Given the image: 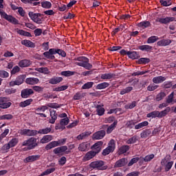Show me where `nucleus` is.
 I'll list each match as a JSON object with an SVG mask.
<instances>
[{
	"label": "nucleus",
	"instance_id": "nucleus-1",
	"mask_svg": "<svg viewBox=\"0 0 176 176\" xmlns=\"http://www.w3.org/2000/svg\"><path fill=\"white\" fill-rule=\"evenodd\" d=\"M171 111V108L170 107H166L164 110L162 111H153L146 115V118H152V119H155V118H164V116H167L169 112Z\"/></svg>",
	"mask_w": 176,
	"mask_h": 176
},
{
	"label": "nucleus",
	"instance_id": "nucleus-2",
	"mask_svg": "<svg viewBox=\"0 0 176 176\" xmlns=\"http://www.w3.org/2000/svg\"><path fill=\"white\" fill-rule=\"evenodd\" d=\"M76 60L79 61L76 63V65H78V67H82L85 69H91L93 68V65L89 63L90 60L86 56H79Z\"/></svg>",
	"mask_w": 176,
	"mask_h": 176
},
{
	"label": "nucleus",
	"instance_id": "nucleus-3",
	"mask_svg": "<svg viewBox=\"0 0 176 176\" xmlns=\"http://www.w3.org/2000/svg\"><path fill=\"white\" fill-rule=\"evenodd\" d=\"M90 167L91 168H96V170H107L108 168V166L105 165V162L102 160H98V161H94L92 162L89 164Z\"/></svg>",
	"mask_w": 176,
	"mask_h": 176
},
{
	"label": "nucleus",
	"instance_id": "nucleus-4",
	"mask_svg": "<svg viewBox=\"0 0 176 176\" xmlns=\"http://www.w3.org/2000/svg\"><path fill=\"white\" fill-rule=\"evenodd\" d=\"M38 143H36V138H30L27 140H25L22 143V146H28V149L31 151V149H34L36 148Z\"/></svg>",
	"mask_w": 176,
	"mask_h": 176
},
{
	"label": "nucleus",
	"instance_id": "nucleus-5",
	"mask_svg": "<svg viewBox=\"0 0 176 176\" xmlns=\"http://www.w3.org/2000/svg\"><path fill=\"white\" fill-rule=\"evenodd\" d=\"M26 77L27 76H25V74L18 76L15 80L10 81L9 82V86L10 87H13L14 86H20V85H23V83H24V80H25Z\"/></svg>",
	"mask_w": 176,
	"mask_h": 176
},
{
	"label": "nucleus",
	"instance_id": "nucleus-6",
	"mask_svg": "<svg viewBox=\"0 0 176 176\" xmlns=\"http://www.w3.org/2000/svg\"><path fill=\"white\" fill-rule=\"evenodd\" d=\"M0 14L3 19H5V20H7V21H9V23H11V24H14V25H17L19 24V21L17 19L14 18L12 15H8L6 14V12L2 11V10L0 9Z\"/></svg>",
	"mask_w": 176,
	"mask_h": 176
},
{
	"label": "nucleus",
	"instance_id": "nucleus-7",
	"mask_svg": "<svg viewBox=\"0 0 176 176\" xmlns=\"http://www.w3.org/2000/svg\"><path fill=\"white\" fill-rule=\"evenodd\" d=\"M115 146H116L115 140H111L108 144V146L102 151V156H108L109 153H112V152L115 151Z\"/></svg>",
	"mask_w": 176,
	"mask_h": 176
},
{
	"label": "nucleus",
	"instance_id": "nucleus-8",
	"mask_svg": "<svg viewBox=\"0 0 176 176\" xmlns=\"http://www.w3.org/2000/svg\"><path fill=\"white\" fill-rule=\"evenodd\" d=\"M12 106V102L8 101V98L6 97H0V108L2 109H7Z\"/></svg>",
	"mask_w": 176,
	"mask_h": 176
},
{
	"label": "nucleus",
	"instance_id": "nucleus-9",
	"mask_svg": "<svg viewBox=\"0 0 176 176\" xmlns=\"http://www.w3.org/2000/svg\"><path fill=\"white\" fill-rule=\"evenodd\" d=\"M102 145H104V142L98 141L95 143L92 146H91V149H92V151L98 155V153L101 152L102 149Z\"/></svg>",
	"mask_w": 176,
	"mask_h": 176
},
{
	"label": "nucleus",
	"instance_id": "nucleus-10",
	"mask_svg": "<svg viewBox=\"0 0 176 176\" xmlns=\"http://www.w3.org/2000/svg\"><path fill=\"white\" fill-rule=\"evenodd\" d=\"M175 21V17L166 16L165 18H158L155 20V22L160 23V24H169V23H171Z\"/></svg>",
	"mask_w": 176,
	"mask_h": 176
},
{
	"label": "nucleus",
	"instance_id": "nucleus-11",
	"mask_svg": "<svg viewBox=\"0 0 176 176\" xmlns=\"http://www.w3.org/2000/svg\"><path fill=\"white\" fill-rule=\"evenodd\" d=\"M20 133L21 134V135H28L29 137H32L38 134V131L25 129H21Z\"/></svg>",
	"mask_w": 176,
	"mask_h": 176
},
{
	"label": "nucleus",
	"instance_id": "nucleus-12",
	"mask_svg": "<svg viewBox=\"0 0 176 176\" xmlns=\"http://www.w3.org/2000/svg\"><path fill=\"white\" fill-rule=\"evenodd\" d=\"M105 134L104 130L98 131L93 134L92 140H102L105 137Z\"/></svg>",
	"mask_w": 176,
	"mask_h": 176
},
{
	"label": "nucleus",
	"instance_id": "nucleus-13",
	"mask_svg": "<svg viewBox=\"0 0 176 176\" xmlns=\"http://www.w3.org/2000/svg\"><path fill=\"white\" fill-rule=\"evenodd\" d=\"M90 149V143L88 142H85L80 143L78 146V151L80 152H87Z\"/></svg>",
	"mask_w": 176,
	"mask_h": 176
},
{
	"label": "nucleus",
	"instance_id": "nucleus-14",
	"mask_svg": "<svg viewBox=\"0 0 176 176\" xmlns=\"http://www.w3.org/2000/svg\"><path fill=\"white\" fill-rule=\"evenodd\" d=\"M41 159V155H30L23 160L24 163H32V162H36Z\"/></svg>",
	"mask_w": 176,
	"mask_h": 176
},
{
	"label": "nucleus",
	"instance_id": "nucleus-15",
	"mask_svg": "<svg viewBox=\"0 0 176 176\" xmlns=\"http://www.w3.org/2000/svg\"><path fill=\"white\" fill-rule=\"evenodd\" d=\"M31 94H34V90L32 89H24L21 91V96L22 98H28L29 96H31Z\"/></svg>",
	"mask_w": 176,
	"mask_h": 176
},
{
	"label": "nucleus",
	"instance_id": "nucleus-16",
	"mask_svg": "<svg viewBox=\"0 0 176 176\" xmlns=\"http://www.w3.org/2000/svg\"><path fill=\"white\" fill-rule=\"evenodd\" d=\"M126 164H127V159L122 158L115 163L114 167L116 168H119L120 167H124Z\"/></svg>",
	"mask_w": 176,
	"mask_h": 176
},
{
	"label": "nucleus",
	"instance_id": "nucleus-17",
	"mask_svg": "<svg viewBox=\"0 0 176 176\" xmlns=\"http://www.w3.org/2000/svg\"><path fill=\"white\" fill-rule=\"evenodd\" d=\"M138 48L139 50H141L142 52H146L147 53H149V52H152L153 47L149 45H139L138 46Z\"/></svg>",
	"mask_w": 176,
	"mask_h": 176
},
{
	"label": "nucleus",
	"instance_id": "nucleus-18",
	"mask_svg": "<svg viewBox=\"0 0 176 176\" xmlns=\"http://www.w3.org/2000/svg\"><path fill=\"white\" fill-rule=\"evenodd\" d=\"M63 82V77L54 76L49 80L50 85H58Z\"/></svg>",
	"mask_w": 176,
	"mask_h": 176
},
{
	"label": "nucleus",
	"instance_id": "nucleus-19",
	"mask_svg": "<svg viewBox=\"0 0 176 176\" xmlns=\"http://www.w3.org/2000/svg\"><path fill=\"white\" fill-rule=\"evenodd\" d=\"M68 150V147L67 146H61L60 147L56 148L54 149L53 152L55 155H58L59 153H63Z\"/></svg>",
	"mask_w": 176,
	"mask_h": 176
},
{
	"label": "nucleus",
	"instance_id": "nucleus-20",
	"mask_svg": "<svg viewBox=\"0 0 176 176\" xmlns=\"http://www.w3.org/2000/svg\"><path fill=\"white\" fill-rule=\"evenodd\" d=\"M31 64V60L28 59H23L19 62L18 65L21 68H25L27 67H30Z\"/></svg>",
	"mask_w": 176,
	"mask_h": 176
},
{
	"label": "nucleus",
	"instance_id": "nucleus-21",
	"mask_svg": "<svg viewBox=\"0 0 176 176\" xmlns=\"http://www.w3.org/2000/svg\"><path fill=\"white\" fill-rule=\"evenodd\" d=\"M27 85H38L39 83V79L38 78H28L25 80Z\"/></svg>",
	"mask_w": 176,
	"mask_h": 176
},
{
	"label": "nucleus",
	"instance_id": "nucleus-22",
	"mask_svg": "<svg viewBox=\"0 0 176 176\" xmlns=\"http://www.w3.org/2000/svg\"><path fill=\"white\" fill-rule=\"evenodd\" d=\"M56 146H59L58 142L52 141L45 146V150L50 151V149H53V148H56Z\"/></svg>",
	"mask_w": 176,
	"mask_h": 176
},
{
	"label": "nucleus",
	"instance_id": "nucleus-23",
	"mask_svg": "<svg viewBox=\"0 0 176 176\" xmlns=\"http://www.w3.org/2000/svg\"><path fill=\"white\" fill-rule=\"evenodd\" d=\"M52 140H53V135H45L41 139L40 142L41 144H47V142H50Z\"/></svg>",
	"mask_w": 176,
	"mask_h": 176
},
{
	"label": "nucleus",
	"instance_id": "nucleus-24",
	"mask_svg": "<svg viewBox=\"0 0 176 176\" xmlns=\"http://www.w3.org/2000/svg\"><path fill=\"white\" fill-rule=\"evenodd\" d=\"M95 108L97 112L96 115H98V116H102L104 113H105V109H104L102 106L97 104L96 106H95Z\"/></svg>",
	"mask_w": 176,
	"mask_h": 176
},
{
	"label": "nucleus",
	"instance_id": "nucleus-25",
	"mask_svg": "<svg viewBox=\"0 0 176 176\" xmlns=\"http://www.w3.org/2000/svg\"><path fill=\"white\" fill-rule=\"evenodd\" d=\"M32 101H34V100L32 99H27L24 101H22L19 103V107L21 108H25V107H28L30 105H31V103L32 102Z\"/></svg>",
	"mask_w": 176,
	"mask_h": 176
},
{
	"label": "nucleus",
	"instance_id": "nucleus-26",
	"mask_svg": "<svg viewBox=\"0 0 176 176\" xmlns=\"http://www.w3.org/2000/svg\"><path fill=\"white\" fill-rule=\"evenodd\" d=\"M127 56L132 60H136V58L140 57V54L135 51H129V52H127Z\"/></svg>",
	"mask_w": 176,
	"mask_h": 176
},
{
	"label": "nucleus",
	"instance_id": "nucleus-27",
	"mask_svg": "<svg viewBox=\"0 0 176 176\" xmlns=\"http://www.w3.org/2000/svg\"><path fill=\"white\" fill-rule=\"evenodd\" d=\"M16 32L19 35H22V36H28V38H31V36H32L31 33H30L29 32H27L23 30H20L19 28H16Z\"/></svg>",
	"mask_w": 176,
	"mask_h": 176
},
{
	"label": "nucleus",
	"instance_id": "nucleus-28",
	"mask_svg": "<svg viewBox=\"0 0 176 176\" xmlns=\"http://www.w3.org/2000/svg\"><path fill=\"white\" fill-rule=\"evenodd\" d=\"M171 43L170 39H162L157 43V46H168Z\"/></svg>",
	"mask_w": 176,
	"mask_h": 176
},
{
	"label": "nucleus",
	"instance_id": "nucleus-29",
	"mask_svg": "<svg viewBox=\"0 0 176 176\" xmlns=\"http://www.w3.org/2000/svg\"><path fill=\"white\" fill-rule=\"evenodd\" d=\"M166 80V77H163L162 76H159L157 77H154L153 78V83L159 84V83H163Z\"/></svg>",
	"mask_w": 176,
	"mask_h": 176
},
{
	"label": "nucleus",
	"instance_id": "nucleus-30",
	"mask_svg": "<svg viewBox=\"0 0 176 176\" xmlns=\"http://www.w3.org/2000/svg\"><path fill=\"white\" fill-rule=\"evenodd\" d=\"M138 141V136L137 135H133L126 140V144L128 145L135 144Z\"/></svg>",
	"mask_w": 176,
	"mask_h": 176
},
{
	"label": "nucleus",
	"instance_id": "nucleus-31",
	"mask_svg": "<svg viewBox=\"0 0 176 176\" xmlns=\"http://www.w3.org/2000/svg\"><path fill=\"white\" fill-rule=\"evenodd\" d=\"M138 27L140 28H142L143 30H145V28H148V27H151V22L148 21H144L139 23L138 24Z\"/></svg>",
	"mask_w": 176,
	"mask_h": 176
},
{
	"label": "nucleus",
	"instance_id": "nucleus-32",
	"mask_svg": "<svg viewBox=\"0 0 176 176\" xmlns=\"http://www.w3.org/2000/svg\"><path fill=\"white\" fill-rule=\"evenodd\" d=\"M117 124H118V120H115L113 123H112L109 126L107 127V133L111 134V133H112V131L115 130V127H116Z\"/></svg>",
	"mask_w": 176,
	"mask_h": 176
},
{
	"label": "nucleus",
	"instance_id": "nucleus-33",
	"mask_svg": "<svg viewBox=\"0 0 176 176\" xmlns=\"http://www.w3.org/2000/svg\"><path fill=\"white\" fill-rule=\"evenodd\" d=\"M21 43L26 46V47H35V43L30 40H23L21 41Z\"/></svg>",
	"mask_w": 176,
	"mask_h": 176
},
{
	"label": "nucleus",
	"instance_id": "nucleus-34",
	"mask_svg": "<svg viewBox=\"0 0 176 176\" xmlns=\"http://www.w3.org/2000/svg\"><path fill=\"white\" fill-rule=\"evenodd\" d=\"M149 124L148 121L142 122L136 125H135V130H140V129H142L143 127H146Z\"/></svg>",
	"mask_w": 176,
	"mask_h": 176
},
{
	"label": "nucleus",
	"instance_id": "nucleus-35",
	"mask_svg": "<svg viewBox=\"0 0 176 176\" xmlns=\"http://www.w3.org/2000/svg\"><path fill=\"white\" fill-rule=\"evenodd\" d=\"M151 134H152V131L151 129H146L140 133V137L141 138H147Z\"/></svg>",
	"mask_w": 176,
	"mask_h": 176
},
{
	"label": "nucleus",
	"instance_id": "nucleus-36",
	"mask_svg": "<svg viewBox=\"0 0 176 176\" xmlns=\"http://www.w3.org/2000/svg\"><path fill=\"white\" fill-rule=\"evenodd\" d=\"M128 151H130V146L129 145H123L120 147L119 153H120V155H123V153H126Z\"/></svg>",
	"mask_w": 176,
	"mask_h": 176
},
{
	"label": "nucleus",
	"instance_id": "nucleus-37",
	"mask_svg": "<svg viewBox=\"0 0 176 176\" xmlns=\"http://www.w3.org/2000/svg\"><path fill=\"white\" fill-rule=\"evenodd\" d=\"M96 155H97V154L93 150L90 151L86 153V155L85 156V159L86 160H90L91 159H93V157H94V156H96Z\"/></svg>",
	"mask_w": 176,
	"mask_h": 176
},
{
	"label": "nucleus",
	"instance_id": "nucleus-38",
	"mask_svg": "<svg viewBox=\"0 0 176 176\" xmlns=\"http://www.w3.org/2000/svg\"><path fill=\"white\" fill-rule=\"evenodd\" d=\"M112 78H115V74L112 73H105L100 76V78L102 79H112Z\"/></svg>",
	"mask_w": 176,
	"mask_h": 176
},
{
	"label": "nucleus",
	"instance_id": "nucleus-39",
	"mask_svg": "<svg viewBox=\"0 0 176 176\" xmlns=\"http://www.w3.org/2000/svg\"><path fill=\"white\" fill-rule=\"evenodd\" d=\"M107 87H109V82H102V83L98 84L96 86L97 90H102L104 89H107Z\"/></svg>",
	"mask_w": 176,
	"mask_h": 176
},
{
	"label": "nucleus",
	"instance_id": "nucleus-40",
	"mask_svg": "<svg viewBox=\"0 0 176 176\" xmlns=\"http://www.w3.org/2000/svg\"><path fill=\"white\" fill-rule=\"evenodd\" d=\"M90 135V133L85 131L82 133L81 134L78 135L76 138L78 140V141H80V140H85V138H87Z\"/></svg>",
	"mask_w": 176,
	"mask_h": 176
},
{
	"label": "nucleus",
	"instance_id": "nucleus-41",
	"mask_svg": "<svg viewBox=\"0 0 176 176\" xmlns=\"http://www.w3.org/2000/svg\"><path fill=\"white\" fill-rule=\"evenodd\" d=\"M166 100L167 104H175L174 92H172L169 96H168Z\"/></svg>",
	"mask_w": 176,
	"mask_h": 176
},
{
	"label": "nucleus",
	"instance_id": "nucleus-42",
	"mask_svg": "<svg viewBox=\"0 0 176 176\" xmlns=\"http://www.w3.org/2000/svg\"><path fill=\"white\" fill-rule=\"evenodd\" d=\"M29 17H30L31 20H32V21H35L36 20V19H38V17H39V16H41V14L39 13H34L33 12H30L28 13Z\"/></svg>",
	"mask_w": 176,
	"mask_h": 176
},
{
	"label": "nucleus",
	"instance_id": "nucleus-43",
	"mask_svg": "<svg viewBox=\"0 0 176 176\" xmlns=\"http://www.w3.org/2000/svg\"><path fill=\"white\" fill-rule=\"evenodd\" d=\"M60 75L62 76H66V77H69L75 75V72H71V71H63L60 72Z\"/></svg>",
	"mask_w": 176,
	"mask_h": 176
},
{
	"label": "nucleus",
	"instance_id": "nucleus-44",
	"mask_svg": "<svg viewBox=\"0 0 176 176\" xmlns=\"http://www.w3.org/2000/svg\"><path fill=\"white\" fill-rule=\"evenodd\" d=\"M52 131V128H45L37 131V134H49Z\"/></svg>",
	"mask_w": 176,
	"mask_h": 176
},
{
	"label": "nucleus",
	"instance_id": "nucleus-45",
	"mask_svg": "<svg viewBox=\"0 0 176 176\" xmlns=\"http://www.w3.org/2000/svg\"><path fill=\"white\" fill-rule=\"evenodd\" d=\"M133 90V87H128L123 89H122L120 92L121 96H124V94H127V93H130Z\"/></svg>",
	"mask_w": 176,
	"mask_h": 176
},
{
	"label": "nucleus",
	"instance_id": "nucleus-46",
	"mask_svg": "<svg viewBox=\"0 0 176 176\" xmlns=\"http://www.w3.org/2000/svg\"><path fill=\"white\" fill-rule=\"evenodd\" d=\"M41 6L44 9H50L52 8V3L50 1H43L41 2Z\"/></svg>",
	"mask_w": 176,
	"mask_h": 176
},
{
	"label": "nucleus",
	"instance_id": "nucleus-47",
	"mask_svg": "<svg viewBox=\"0 0 176 176\" xmlns=\"http://www.w3.org/2000/svg\"><path fill=\"white\" fill-rule=\"evenodd\" d=\"M157 41H159V37L157 36H151L147 39V43H155V42H157Z\"/></svg>",
	"mask_w": 176,
	"mask_h": 176
},
{
	"label": "nucleus",
	"instance_id": "nucleus-48",
	"mask_svg": "<svg viewBox=\"0 0 176 176\" xmlns=\"http://www.w3.org/2000/svg\"><path fill=\"white\" fill-rule=\"evenodd\" d=\"M149 63H151V59L149 58H140L138 60V63L139 64H149Z\"/></svg>",
	"mask_w": 176,
	"mask_h": 176
},
{
	"label": "nucleus",
	"instance_id": "nucleus-49",
	"mask_svg": "<svg viewBox=\"0 0 176 176\" xmlns=\"http://www.w3.org/2000/svg\"><path fill=\"white\" fill-rule=\"evenodd\" d=\"M94 85V82H87V83L84 84L82 86V89L86 90L87 89H91V87H93Z\"/></svg>",
	"mask_w": 176,
	"mask_h": 176
},
{
	"label": "nucleus",
	"instance_id": "nucleus-50",
	"mask_svg": "<svg viewBox=\"0 0 176 176\" xmlns=\"http://www.w3.org/2000/svg\"><path fill=\"white\" fill-rule=\"evenodd\" d=\"M54 171H56V168L47 169L45 171L41 174V176L49 175V174H52V173H54Z\"/></svg>",
	"mask_w": 176,
	"mask_h": 176
},
{
	"label": "nucleus",
	"instance_id": "nucleus-51",
	"mask_svg": "<svg viewBox=\"0 0 176 176\" xmlns=\"http://www.w3.org/2000/svg\"><path fill=\"white\" fill-rule=\"evenodd\" d=\"M13 119V116L12 114H5L0 116L1 120H12Z\"/></svg>",
	"mask_w": 176,
	"mask_h": 176
},
{
	"label": "nucleus",
	"instance_id": "nucleus-52",
	"mask_svg": "<svg viewBox=\"0 0 176 176\" xmlns=\"http://www.w3.org/2000/svg\"><path fill=\"white\" fill-rule=\"evenodd\" d=\"M8 144H10V146H11V148H14V146H16V145H17V144H19V139L18 138H12L9 142Z\"/></svg>",
	"mask_w": 176,
	"mask_h": 176
},
{
	"label": "nucleus",
	"instance_id": "nucleus-53",
	"mask_svg": "<svg viewBox=\"0 0 176 176\" xmlns=\"http://www.w3.org/2000/svg\"><path fill=\"white\" fill-rule=\"evenodd\" d=\"M64 104H58V103H48L47 104V107L49 108H53L54 109H57L60 108V107H63Z\"/></svg>",
	"mask_w": 176,
	"mask_h": 176
},
{
	"label": "nucleus",
	"instance_id": "nucleus-54",
	"mask_svg": "<svg viewBox=\"0 0 176 176\" xmlns=\"http://www.w3.org/2000/svg\"><path fill=\"white\" fill-rule=\"evenodd\" d=\"M137 122H135L133 120H129L126 122V126L128 129H134L135 127V124Z\"/></svg>",
	"mask_w": 176,
	"mask_h": 176
},
{
	"label": "nucleus",
	"instance_id": "nucleus-55",
	"mask_svg": "<svg viewBox=\"0 0 176 176\" xmlns=\"http://www.w3.org/2000/svg\"><path fill=\"white\" fill-rule=\"evenodd\" d=\"M155 158V154H151V155H146L144 157H142V160H144V162H151V160H152V159Z\"/></svg>",
	"mask_w": 176,
	"mask_h": 176
},
{
	"label": "nucleus",
	"instance_id": "nucleus-56",
	"mask_svg": "<svg viewBox=\"0 0 176 176\" xmlns=\"http://www.w3.org/2000/svg\"><path fill=\"white\" fill-rule=\"evenodd\" d=\"M174 164V161L168 162L165 165V171H170L171 170V168L173 167V165Z\"/></svg>",
	"mask_w": 176,
	"mask_h": 176
},
{
	"label": "nucleus",
	"instance_id": "nucleus-57",
	"mask_svg": "<svg viewBox=\"0 0 176 176\" xmlns=\"http://www.w3.org/2000/svg\"><path fill=\"white\" fill-rule=\"evenodd\" d=\"M138 160H140V157H138L132 158L128 163V167L133 166V164H135V163H137Z\"/></svg>",
	"mask_w": 176,
	"mask_h": 176
},
{
	"label": "nucleus",
	"instance_id": "nucleus-58",
	"mask_svg": "<svg viewBox=\"0 0 176 176\" xmlns=\"http://www.w3.org/2000/svg\"><path fill=\"white\" fill-rule=\"evenodd\" d=\"M166 97V93L164 92H160L156 96V100L157 101H162Z\"/></svg>",
	"mask_w": 176,
	"mask_h": 176
},
{
	"label": "nucleus",
	"instance_id": "nucleus-59",
	"mask_svg": "<svg viewBox=\"0 0 176 176\" xmlns=\"http://www.w3.org/2000/svg\"><path fill=\"white\" fill-rule=\"evenodd\" d=\"M21 71L20 67L16 65L14 66L10 72L11 75H16L19 74V72Z\"/></svg>",
	"mask_w": 176,
	"mask_h": 176
},
{
	"label": "nucleus",
	"instance_id": "nucleus-60",
	"mask_svg": "<svg viewBox=\"0 0 176 176\" xmlns=\"http://www.w3.org/2000/svg\"><path fill=\"white\" fill-rule=\"evenodd\" d=\"M38 72H40L41 74H45V75H47L50 72L47 67H40L38 68Z\"/></svg>",
	"mask_w": 176,
	"mask_h": 176
},
{
	"label": "nucleus",
	"instance_id": "nucleus-61",
	"mask_svg": "<svg viewBox=\"0 0 176 176\" xmlns=\"http://www.w3.org/2000/svg\"><path fill=\"white\" fill-rule=\"evenodd\" d=\"M73 98L75 100H82V98H83V94H81L80 92H77L75 94Z\"/></svg>",
	"mask_w": 176,
	"mask_h": 176
},
{
	"label": "nucleus",
	"instance_id": "nucleus-62",
	"mask_svg": "<svg viewBox=\"0 0 176 176\" xmlns=\"http://www.w3.org/2000/svg\"><path fill=\"white\" fill-rule=\"evenodd\" d=\"M60 124H63V126H67V124H68V123H69V118H63L60 120Z\"/></svg>",
	"mask_w": 176,
	"mask_h": 176
},
{
	"label": "nucleus",
	"instance_id": "nucleus-63",
	"mask_svg": "<svg viewBox=\"0 0 176 176\" xmlns=\"http://www.w3.org/2000/svg\"><path fill=\"white\" fill-rule=\"evenodd\" d=\"M6 94H14V93L17 92V89L14 88H9L6 89Z\"/></svg>",
	"mask_w": 176,
	"mask_h": 176
},
{
	"label": "nucleus",
	"instance_id": "nucleus-64",
	"mask_svg": "<svg viewBox=\"0 0 176 176\" xmlns=\"http://www.w3.org/2000/svg\"><path fill=\"white\" fill-rule=\"evenodd\" d=\"M0 78H9V73L5 70H0Z\"/></svg>",
	"mask_w": 176,
	"mask_h": 176
}]
</instances>
